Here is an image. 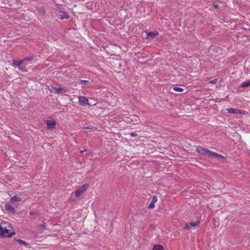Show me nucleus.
<instances>
[{
	"label": "nucleus",
	"mask_w": 250,
	"mask_h": 250,
	"mask_svg": "<svg viewBox=\"0 0 250 250\" xmlns=\"http://www.w3.org/2000/svg\"><path fill=\"white\" fill-rule=\"evenodd\" d=\"M24 62L23 59L21 60H13V63L14 65L19 67V66H21V64L22 63V62Z\"/></svg>",
	"instance_id": "13"
},
{
	"label": "nucleus",
	"mask_w": 250,
	"mask_h": 250,
	"mask_svg": "<svg viewBox=\"0 0 250 250\" xmlns=\"http://www.w3.org/2000/svg\"><path fill=\"white\" fill-rule=\"evenodd\" d=\"M36 58V56L33 55L32 54H30L29 55L26 56L24 59L23 61H29L31 62L33 60H34Z\"/></svg>",
	"instance_id": "11"
},
{
	"label": "nucleus",
	"mask_w": 250,
	"mask_h": 250,
	"mask_svg": "<svg viewBox=\"0 0 250 250\" xmlns=\"http://www.w3.org/2000/svg\"><path fill=\"white\" fill-rule=\"evenodd\" d=\"M89 83V81H87V80H81L79 81V83L80 84H87V83Z\"/></svg>",
	"instance_id": "21"
},
{
	"label": "nucleus",
	"mask_w": 250,
	"mask_h": 250,
	"mask_svg": "<svg viewBox=\"0 0 250 250\" xmlns=\"http://www.w3.org/2000/svg\"><path fill=\"white\" fill-rule=\"evenodd\" d=\"M63 10V7L59 6L58 9H56L55 11L56 16L61 20L69 18V15Z\"/></svg>",
	"instance_id": "2"
},
{
	"label": "nucleus",
	"mask_w": 250,
	"mask_h": 250,
	"mask_svg": "<svg viewBox=\"0 0 250 250\" xmlns=\"http://www.w3.org/2000/svg\"><path fill=\"white\" fill-rule=\"evenodd\" d=\"M84 128H85V129H91L93 128V127L92 126H89L85 127H84Z\"/></svg>",
	"instance_id": "30"
},
{
	"label": "nucleus",
	"mask_w": 250,
	"mask_h": 250,
	"mask_svg": "<svg viewBox=\"0 0 250 250\" xmlns=\"http://www.w3.org/2000/svg\"><path fill=\"white\" fill-rule=\"evenodd\" d=\"M227 113L231 114L240 113L241 110L234 108H229L227 109Z\"/></svg>",
	"instance_id": "12"
},
{
	"label": "nucleus",
	"mask_w": 250,
	"mask_h": 250,
	"mask_svg": "<svg viewBox=\"0 0 250 250\" xmlns=\"http://www.w3.org/2000/svg\"><path fill=\"white\" fill-rule=\"evenodd\" d=\"M159 35L158 32L150 31L146 32V39H152Z\"/></svg>",
	"instance_id": "8"
},
{
	"label": "nucleus",
	"mask_w": 250,
	"mask_h": 250,
	"mask_svg": "<svg viewBox=\"0 0 250 250\" xmlns=\"http://www.w3.org/2000/svg\"><path fill=\"white\" fill-rule=\"evenodd\" d=\"M218 81V79H214V80H212L211 81H210L209 83H212V84H215Z\"/></svg>",
	"instance_id": "26"
},
{
	"label": "nucleus",
	"mask_w": 250,
	"mask_h": 250,
	"mask_svg": "<svg viewBox=\"0 0 250 250\" xmlns=\"http://www.w3.org/2000/svg\"><path fill=\"white\" fill-rule=\"evenodd\" d=\"M19 69L22 72L26 71V69L25 66H20L18 67Z\"/></svg>",
	"instance_id": "22"
},
{
	"label": "nucleus",
	"mask_w": 250,
	"mask_h": 250,
	"mask_svg": "<svg viewBox=\"0 0 250 250\" xmlns=\"http://www.w3.org/2000/svg\"><path fill=\"white\" fill-rule=\"evenodd\" d=\"M154 203H153L151 201V202L150 203L149 205H148V208H150V209H152L153 208H154Z\"/></svg>",
	"instance_id": "25"
},
{
	"label": "nucleus",
	"mask_w": 250,
	"mask_h": 250,
	"mask_svg": "<svg viewBox=\"0 0 250 250\" xmlns=\"http://www.w3.org/2000/svg\"><path fill=\"white\" fill-rule=\"evenodd\" d=\"M36 213H37V211L35 210H31L29 212V214L31 215H35V214H36Z\"/></svg>",
	"instance_id": "28"
},
{
	"label": "nucleus",
	"mask_w": 250,
	"mask_h": 250,
	"mask_svg": "<svg viewBox=\"0 0 250 250\" xmlns=\"http://www.w3.org/2000/svg\"><path fill=\"white\" fill-rule=\"evenodd\" d=\"M196 151L200 154L204 156H207L208 157H215L219 159H225L226 157L224 156L219 154L216 152L212 151L207 148H205L202 146H198L196 147Z\"/></svg>",
	"instance_id": "1"
},
{
	"label": "nucleus",
	"mask_w": 250,
	"mask_h": 250,
	"mask_svg": "<svg viewBox=\"0 0 250 250\" xmlns=\"http://www.w3.org/2000/svg\"><path fill=\"white\" fill-rule=\"evenodd\" d=\"M50 90L52 92L58 94H62L66 92V90L64 88H57L54 86L51 87Z\"/></svg>",
	"instance_id": "4"
},
{
	"label": "nucleus",
	"mask_w": 250,
	"mask_h": 250,
	"mask_svg": "<svg viewBox=\"0 0 250 250\" xmlns=\"http://www.w3.org/2000/svg\"><path fill=\"white\" fill-rule=\"evenodd\" d=\"M39 228L40 230L42 231L44 229H46V226L45 225V224L43 223L42 224H41V225H39Z\"/></svg>",
	"instance_id": "19"
},
{
	"label": "nucleus",
	"mask_w": 250,
	"mask_h": 250,
	"mask_svg": "<svg viewBox=\"0 0 250 250\" xmlns=\"http://www.w3.org/2000/svg\"><path fill=\"white\" fill-rule=\"evenodd\" d=\"M37 9L38 12L40 15L44 16L45 15L46 12L43 6L38 7Z\"/></svg>",
	"instance_id": "10"
},
{
	"label": "nucleus",
	"mask_w": 250,
	"mask_h": 250,
	"mask_svg": "<svg viewBox=\"0 0 250 250\" xmlns=\"http://www.w3.org/2000/svg\"><path fill=\"white\" fill-rule=\"evenodd\" d=\"M133 117L135 118V119L136 118H138V116H133Z\"/></svg>",
	"instance_id": "32"
},
{
	"label": "nucleus",
	"mask_w": 250,
	"mask_h": 250,
	"mask_svg": "<svg viewBox=\"0 0 250 250\" xmlns=\"http://www.w3.org/2000/svg\"><path fill=\"white\" fill-rule=\"evenodd\" d=\"M1 234H2V238L3 237H11L13 235L15 234V232L14 230L11 231L10 229L5 227L4 228L2 227V231Z\"/></svg>",
	"instance_id": "3"
},
{
	"label": "nucleus",
	"mask_w": 250,
	"mask_h": 250,
	"mask_svg": "<svg viewBox=\"0 0 250 250\" xmlns=\"http://www.w3.org/2000/svg\"><path fill=\"white\" fill-rule=\"evenodd\" d=\"M79 100L78 103L80 105L82 106H85L86 105H90L88 103V99L83 96H80L78 97Z\"/></svg>",
	"instance_id": "5"
},
{
	"label": "nucleus",
	"mask_w": 250,
	"mask_h": 250,
	"mask_svg": "<svg viewBox=\"0 0 250 250\" xmlns=\"http://www.w3.org/2000/svg\"><path fill=\"white\" fill-rule=\"evenodd\" d=\"M0 231H2V227L0 226ZM0 233H1V232H0ZM0 237H2V234H0Z\"/></svg>",
	"instance_id": "31"
},
{
	"label": "nucleus",
	"mask_w": 250,
	"mask_h": 250,
	"mask_svg": "<svg viewBox=\"0 0 250 250\" xmlns=\"http://www.w3.org/2000/svg\"><path fill=\"white\" fill-rule=\"evenodd\" d=\"M173 89L175 91L177 92H183L184 91L183 88L179 87H174Z\"/></svg>",
	"instance_id": "20"
},
{
	"label": "nucleus",
	"mask_w": 250,
	"mask_h": 250,
	"mask_svg": "<svg viewBox=\"0 0 250 250\" xmlns=\"http://www.w3.org/2000/svg\"><path fill=\"white\" fill-rule=\"evenodd\" d=\"M7 225L6 226H5V227H6L7 228H8L9 229H13V227H12V225H11L9 223H7Z\"/></svg>",
	"instance_id": "29"
},
{
	"label": "nucleus",
	"mask_w": 250,
	"mask_h": 250,
	"mask_svg": "<svg viewBox=\"0 0 250 250\" xmlns=\"http://www.w3.org/2000/svg\"><path fill=\"white\" fill-rule=\"evenodd\" d=\"M129 134L131 136V137H136L138 136L137 135V133L136 132H131L130 133H129Z\"/></svg>",
	"instance_id": "27"
},
{
	"label": "nucleus",
	"mask_w": 250,
	"mask_h": 250,
	"mask_svg": "<svg viewBox=\"0 0 250 250\" xmlns=\"http://www.w3.org/2000/svg\"><path fill=\"white\" fill-rule=\"evenodd\" d=\"M190 229V228L189 227V224H186L184 228H183V229L185 230V229H187V230H189Z\"/></svg>",
	"instance_id": "23"
},
{
	"label": "nucleus",
	"mask_w": 250,
	"mask_h": 250,
	"mask_svg": "<svg viewBox=\"0 0 250 250\" xmlns=\"http://www.w3.org/2000/svg\"><path fill=\"white\" fill-rule=\"evenodd\" d=\"M214 7H216V8H217V7H218V5H215H215H214Z\"/></svg>",
	"instance_id": "33"
},
{
	"label": "nucleus",
	"mask_w": 250,
	"mask_h": 250,
	"mask_svg": "<svg viewBox=\"0 0 250 250\" xmlns=\"http://www.w3.org/2000/svg\"><path fill=\"white\" fill-rule=\"evenodd\" d=\"M11 201H15V202H20L21 201V199L19 197L15 196L11 198Z\"/></svg>",
	"instance_id": "17"
},
{
	"label": "nucleus",
	"mask_w": 250,
	"mask_h": 250,
	"mask_svg": "<svg viewBox=\"0 0 250 250\" xmlns=\"http://www.w3.org/2000/svg\"><path fill=\"white\" fill-rule=\"evenodd\" d=\"M199 224H200L199 221H197L196 222H191L190 223H189V225L193 227L199 226Z\"/></svg>",
	"instance_id": "16"
},
{
	"label": "nucleus",
	"mask_w": 250,
	"mask_h": 250,
	"mask_svg": "<svg viewBox=\"0 0 250 250\" xmlns=\"http://www.w3.org/2000/svg\"><path fill=\"white\" fill-rule=\"evenodd\" d=\"M45 124L47 125V128L49 129H52L55 128L56 125L55 121L46 120L45 122Z\"/></svg>",
	"instance_id": "7"
},
{
	"label": "nucleus",
	"mask_w": 250,
	"mask_h": 250,
	"mask_svg": "<svg viewBox=\"0 0 250 250\" xmlns=\"http://www.w3.org/2000/svg\"><path fill=\"white\" fill-rule=\"evenodd\" d=\"M157 201V197L156 195H154L152 198L151 202L155 203Z\"/></svg>",
	"instance_id": "24"
},
{
	"label": "nucleus",
	"mask_w": 250,
	"mask_h": 250,
	"mask_svg": "<svg viewBox=\"0 0 250 250\" xmlns=\"http://www.w3.org/2000/svg\"><path fill=\"white\" fill-rule=\"evenodd\" d=\"M5 209L10 212L12 214H15L16 211L14 207H13L10 204H6L5 205Z\"/></svg>",
	"instance_id": "9"
},
{
	"label": "nucleus",
	"mask_w": 250,
	"mask_h": 250,
	"mask_svg": "<svg viewBox=\"0 0 250 250\" xmlns=\"http://www.w3.org/2000/svg\"><path fill=\"white\" fill-rule=\"evenodd\" d=\"M249 86H250V81H245L243 82L240 85L242 88H247Z\"/></svg>",
	"instance_id": "14"
},
{
	"label": "nucleus",
	"mask_w": 250,
	"mask_h": 250,
	"mask_svg": "<svg viewBox=\"0 0 250 250\" xmlns=\"http://www.w3.org/2000/svg\"><path fill=\"white\" fill-rule=\"evenodd\" d=\"M87 189V186L85 185H83L80 188H79L75 192V196L76 197L80 196Z\"/></svg>",
	"instance_id": "6"
},
{
	"label": "nucleus",
	"mask_w": 250,
	"mask_h": 250,
	"mask_svg": "<svg viewBox=\"0 0 250 250\" xmlns=\"http://www.w3.org/2000/svg\"><path fill=\"white\" fill-rule=\"evenodd\" d=\"M18 242H19L20 244H23L25 246L28 245L26 242L21 239H15Z\"/></svg>",
	"instance_id": "18"
},
{
	"label": "nucleus",
	"mask_w": 250,
	"mask_h": 250,
	"mask_svg": "<svg viewBox=\"0 0 250 250\" xmlns=\"http://www.w3.org/2000/svg\"><path fill=\"white\" fill-rule=\"evenodd\" d=\"M153 250H164V248L162 245L157 244L153 246Z\"/></svg>",
	"instance_id": "15"
}]
</instances>
